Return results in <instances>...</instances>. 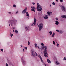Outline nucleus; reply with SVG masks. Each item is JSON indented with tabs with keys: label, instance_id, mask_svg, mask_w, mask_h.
I'll return each mask as SVG.
<instances>
[{
	"label": "nucleus",
	"instance_id": "obj_47",
	"mask_svg": "<svg viewBox=\"0 0 66 66\" xmlns=\"http://www.w3.org/2000/svg\"><path fill=\"white\" fill-rule=\"evenodd\" d=\"M40 15V13H38V15L39 16Z\"/></svg>",
	"mask_w": 66,
	"mask_h": 66
},
{
	"label": "nucleus",
	"instance_id": "obj_2",
	"mask_svg": "<svg viewBox=\"0 0 66 66\" xmlns=\"http://www.w3.org/2000/svg\"><path fill=\"white\" fill-rule=\"evenodd\" d=\"M37 9H38L37 10V11H38V12H40V11H41L42 10V7L40 6V5H39V3H37Z\"/></svg>",
	"mask_w": 66,
	"mask_h": 66
},
{
	"label": "nucleus",
	"instance_id": "obj_31",
	"mask_svg": "<svg viewBox=\"0 0 66 66\" xmlns=\"http://www.w3.org/2000/svg\"><path fill=\"white\" fill-rule=\"evenodd\" d=\"M47 14H48V15L50 16V12H47Z\"/></svg>",
	"mask_w": 66,
	"mask_h": 66
},
{
	"label": "nucleus",
	"instance_id": "obj_42",
	"mask_svg": "<svg viewBox=\"0 0 66 66\" xmlns=\"http://www.w3.org/2000/svg\"><path fill=\"white\" fill-rule=\"evenodd\" d=\"M55 1L58 2H59V0H56Z\"/></svg>",
	"mask_w": 66,
	"mask_h": 66
},
{
	"label": "nucleus",
	"instance_id": "obj_54",
	"mask_svg": "<svg viewBox=\"0 0 66 66\" xmlns=\"http://www.w3.org/2000/svg\"><path fill=\"white\" fill-rule=\"evenodd\" d=\"M13 29H15V27H14L13 28Z\"/></svg>",
	"mask_w": 66,
	"mask_h": 66
},
{
	"label": "nucleus",
	"instance_id": "obj_59",
	"mask_svg": "<svg viewBox=\"0 0 66 66\" xmlns=\"http://www.w3.org/2000/svg\"><path fill=\"white\" fill-rule=\"evenodd\" d=\"M56 43H57V42H56Z\"/></svg>",
	"mask_w": 66,
	"mask_h": 66
},
{
	"label": "nucleus",
	"instance_id": "obj_17",
	"mask_svg": "<svg viewBox=\"0 0 66 66\" xmlns=\"http://www.w3.org/2000/svg\"><path fill=\"white\" fill-rule=\"evenodd\" d=\"M26 11L24 10H23L22 12V14H26Z\"/></svg>",
	"mask_w": 66,
	"mask_h": 66
},
{
	"label": "nucleus",
	"instance_id": "obj_39",
	"mask_svg": "<svg viewBox=\"0 0 66 66\" xmlns=\"http://www.w3.org/2000/svg\"><path fill=\"white\" fill-rule=\"evenodd\" d=\"M13 34H11V37H12V36H13Z\"/></svg>",
	"mask_w": 66,
	"mask_h": 66
},
{
	"label": "nucleus",
	"instance_id": "obj_52",
	"mask_svg": "<svg viewBox=\"0 0 66 66\" xmlns=\"http://www.w3.org/2000/svg\"><path fill=\"white\" fill-rule=\"evenodd\" d=\"M57 45H59V44L58 43H57Z\"/></svg>",
	"mask_w": 66,
	"mask_h": 66
},
{
	"label": "nucleus",
	"instance_id": "obj_56",
	"mask_svg": "<svg viewBox=\"0 0 66 66\" xmlns=\"http://www.w3.org/2000/svg\"><path fill=\"white\" fill-rule=\"evenodd\" d=\"M27 18H28V19H29V16H28V17Z\"/></svg>",
	"mask_w": 66,
	"mask_h": 66
},
{
	"label": "nucleus",
	"instance_id": "obj_29",
	"mask_svg": "<svg viewBox=\"0 0 66 66\" xmlns=\"http://www.w3.org/2000/svg\"><path fill=\"white\" fill-rule=\"evenodd\" d=\"M13 7H16V6L14 4V5H13Z\"/></svg>",
	"mask_w": 66,
	"mask_h": 66
},
{
	"label": "nucleus",
	"instance_id": "obj_45",
	"mask_svg": "<svg viewBox=\"0 0 66 66\" xmlns=\"http://www.w3.org/2000/svg\"><path fill=\"white\" fill-rule=\"evenodd\" d=\"M18 13V11H17L16 13V14H17V13Z\"/></svg>",
	"mask_w": 66,
	"mask_h": 66
},
{
	"label": "nucleus",
	"instance_id": "obj_50",
	"mask_svg": "<svg viewBox=\"0 0 66 66\" xmlns=\"http://www.w3.org/2000/svg\"><path fill=\"white\" fill-rule=\"evenodd\" d=\"M13 32H15V31H14V30H13Z\"/></svg>",
	"mask_w": 66,
	"mask_h": 66
},
{
	"label": "nucleus",
	"instance_id": "obj_34",
	"mask_svg": "<svg viewBox=\"0 0 66 66\" xmlns=\"http://www.w3.org/2000/svg\"><path fill=\"white\" fill-rule=\"evenodd\" d=\"M41 45L42 46H44V44L42 43H41Z\"/></svg>",
	"mask_w": 66,
	"mask_h": 66
},
{
	"label": "nucleus",
	"instance_id": "obj_1",
	"mask_svg": "<svg viewBox=\"0 0 66 66\" xmlns=\"http://www.w3.org/2000/svg\"><path fill=\"white\" fill-rule=\"evenodd\" d=\"M8 23H9V26L10 27H11L10 24H11V26L14 25L15 24V22L14 21L12 20H10L8 21Z\"/></svg>",
	"mask_w": 66,
	"mask_h": 66
},
{
	"label": "nucleus",
	"instance_id": "obj_13",
	"mask_svg": "<svg viewBox=\"0 0 66 66\" xmlns=\"http://www.w3.org/2000/svg\"><path fill=\"white\" fill-rule=\"evenodd\" d=\"M61 17L63 18H66V15H62L61 16Z\"/></svg>",
	"mask_w": 66,
	"mask_h": 66
},
{
	"label": "nucleus",
	"instance_id": "obj_4",
	"mask_svg": "<svg viewBox=\"0 0 66 66\" xmlns=\"http://www.w3.org/2000/svg\"><path fill=\"white\" fill-rule=\"evenodd\" d=\"M44 54L45 57H48V54H47V50L46 49H45L44 50Z\"/></svg>",
	"mask_w": 66,
	"mask_h": 66
},
{
	"label": "nucleus",
	"instance_id": "obj_44",
	"mask_svg": "<svg viewBox=\"0 0 66 66\" xmlns=\"http://www.w3.org/2000/svg\"><path fill=\"white\" fill-rule=\"evenodd\" d=\"M32 4H33V5H34L35 4V3H32Z\"/></svg>",
	"mask_w": 66,
	"mask_h": 66
},
{
	"label": "nucleus",
	"instance_id": "obj_19",
	"mask_svg": "<svg viewBox=\"0 0 66 66\" xmlns=\"http://www.w3.org/2000/svg\"><path fill=\"white\" fill-rule=\"evenodd\" d=\"M41 48H42V50L44 49L45 48V46H42Z\"/></svg>",
	"mask_w": 66,
	"mask_h": 66
},
{
	"label": "nucleus",
	"instance_id": "obj_16",
	"mask_svg": "<svg viewBox=\"0 0 66 66\" xmlns=\"http://www.w3.org/2000/svg\"><path fill=\"white\" fill-rule=\"evenodd\" d=\"M63 31H62V30H60L59 32V34H63Z\"/></svg>",
	"mask_w": 66,
	"mask_h": 66
},
{
	"label": "nucleus",
	"instance_id": "obj_46",
	"mask_svg": "<svg viewBox=\"0 0 66 66\" xmlns=\"http://www.w3.org/2000/svg\"><path fill=\"white\" fill-rule=\"evenodd\" d=\"M9 14H11L12 13H11V12H9Z\"/></svg>",
	"mask_w": 66,
	"mask_h": 66
},
{
	"label": "nucleus",
	"instance_id": "obj_10",
	"mask_svg": "<svg viewBox=\"0 0 66 66\" xmlns=\"http://www.w3.org/2000/svg\"><path fill=\"white\" fill-rule=\"evenodd\" d=\"M25 29H26V30H27L28 31H29V29H30V27L29 26H26L25 28Z\"/></svg>",
	"mask_w": 66,
	"mask_h": 66
},
{
	"label": "nucleus",
	"instance_id": "obj_22",
	"mask_svg": "<svg viewBox=\"0 0 66 66\" xmlns=\"http://www.w3.org/2000/svg\"><path fill=\"white\" fill-rule=\"evenodd\" d=\"M56 62L57 65H59V64H60V63H59V62H58V61H56Z\"/></svg>",
	"mask_w": 66,
	"mask_h": 66
},
{
	"label": "nucleus",
	"instance_id": "obj_55",
	"mask_svg": "<svg viewBox=\"0 0 66 66\" xmlns=\"http://www.w3.org/2000/svg\"><path fill=\"white\" fill-rule=\"evenodd\" d=\"M21 47H22V46L21 45Z\"/></svg>",
	"mask_w": 66,
	"mask_h": 66
},
{
	"label": "nucleus",
	"instance_id": "obj_23",
	"mask_svg": "<svg viewBox=\"0 0 66 66\" xmlns=\"http://www.w3.org/2000/svg\"><path fill=\"white\" fill-rule=\"evenodd\" d=\"M52 4H53V5H55V4L54 2H53Z\"/></svg>",
	"mask_w": 66,
	"mask_h": 66
},
{
	"label": "nucleus",
	"instance_id": "obj_6",
	"mask_svg": "<svg viewBox=\"0 0 66 66\" xmlns=\"http://www.w3.org/2000/svg\"><path fill=\"white\" fill-rule=\"evenodd\" d=\"M31 8L32 9H31V10L32 11H33V12H35V10L36 9V8H35V6H31Z\"/></svg>",
	"mask_w": 66,
	"mask_h": 66
},
{
	"label": "nucleus",
	"instance_id": "obj_11",
	"mask_svg": "<svg viewBox=\"0 0 66 66\" xmlns=\"http://www.w3.org/2000/svg\"><path fill=\"white\" fill-rule=\"evenodd\" d=\"M44 19H48V16H47V15H45L44 16Z\"/></svg>",
	"mask_w": 66,
	"mask_h": 66
},
{
	"label": "nucleus",
	"instance_id": "obj_30",
	"mask_svg": "<svg viewBox=\"0 0 66 66\" xmlns=\"http://www.w3.org/2000/svg\"><path fill=\"white\" fill-rule=\"evenodd\" d=\"M63 60H66V57L65 58V57H64V59H63Z\"/></svg>",
	"mask_w": 66,
	"mask_h": 66
},
{
	"label": "nucleus",
	"instance_id": "obj_8",
	"mask_svg": "<svg viewBox=\"0 0 66 66\" xmlns=\"http://www.w3.org/2000/svg\"><path fill=\"white\" fill-rule=\"evenodd\" d=\"M62 7L64 11V12H66V8L64 6H62Z\"/></svg>",
	"mask_w": 66,
	"mask_h": 66
},
{
	"label": "nucleus",
	"instance_id": "obj_15",
	"mask_svg": "<svg viewBox=\"0 0 66 66\" xmlns=\"http://www.w3.org/2000/svg\"><path fill=\"white\" fill-rule=\"evenodd\" d=\"M22 62L23 64H24L26 63V61H24V60H22Z\"/></svg>",
	"mask_w": 66,
	"mask_h": 66
},
{
	"label": "nucleus",
	"instance_id": "obj_60",
	"mask_svg": "<svg viewBox=\"0 0 66 66\" xmlns=\"http://www.w3.org/2000/svg\"><path fill=\"white\" fill-rule=\"evenodd\" d=\"M50 6H51V5H50Z\"/></svg>",
	"mask_w": 66,
	"mask_h": 66
},
{
	"label": "nucleus",
	"instance_id": "obj_27",
	"mask_svg": "<svg viewBox=\"0 0 66 66\" xmlns=\"http://www.w3.org/2000/svg\"><path fill=\"white\" fill-rule=\"evenodd\" d=\"M13 20V21H14V23H15V22H17V20H14H14Z\"/></svg>",
	"mask_w": 66,
	"mask_h": 66
},
{
	"label": "nucleus",
	"instance_id": "obj_5",
	"mask_svg": "<svg viewBox=\"0 0 66 66\" xmlns=\"http://www.w3.org/2000/svg\"><path fill=\"white\" fill-rule=\"evenodd\" d=\"M31 51V56L33 57H35V55H36V52L33 51V50H32Z\"/></svg>",
	"mask_w": 66,
	"mask_h": 66
},
{
	"label": "nucleus",
	"instance_id": "obj_33",
	"mask_svg": "<svg viewBox=\"0 0 66 66\" xmlns=\"http://www.w3.org/2000/svg\"><path fill=\"white\" fill-rule=\"evenodd\" d=\"M27 8L26 7L25 9L24 10L26 11H27Z\"/></svg>",
	"mask_w": 66,
	"mask_h": 66
},
{
	"label": "nucleus",
	"instance_id": "obj_26",
	"mask_svg": "<svg viewBox=\"0 0 66 66\" xmlns=\"http://www.w3.org/2000/svg\"><path fill=\"white\" fill-rule=\"evenodd\" d=\"M50 15H51L52 14V12H50Z\"/></svg>",
	"mask_w": 66,
	"mask_h": 66
},
{
	"label": "nucleus",
	"instance_id": "obj_18",
	"mask_svg": "<svg viewBox=\"0 0 66 66\" xmlns=\"http://www.w3.org/2000/svg\"><path fill=\"white\" fill-rule=\"evenodd\" d=\"M54 35H55V33L54 32H53V34L52 35V37H53L54 36Z\"/></svg>",
	"mask_w": 66,
	"mask_h": 66
},
{
	"label": "nucleus",
	"instance_id": "obj_20",
	"mask_svg": "<svg viewBox=\"0 0 66 66\" xmlns=\"http://www.w3.org/2000/svg\"><path fill=\"white\" fill-rule=\"evenodd\" d=\"M26 16H29V14L28 13V12H26Z\"/></svg>",
	"mask_w": 66,
	"mask_h": 66
},
{
	"label": "nucleus",
	"instance_id": "obj_25",
	"mask_svg": "<svg viewBox=\"0 0 66 66\" xmlns=\"http://www.w3.org/2000/svg\"><path fill=\"white\" fill-rule=\"evenodd\" d=\"M35 48H37V44H35Z\"/></svg>",
	"mask_w": 66,
	"mask_h": 66
},
{
	"label": "nucleus",
	"instance_id": "obj_21",
	"mask_svg": "<svg viewBox=\"0 0 66 66\" xmlns=\"http://www.w3.org/2000/svg\"><path fill=\"white\" fill-rule=\"evenodd\" d=\"M49 33L50 34V35H52V32L51 31H50L49 32Z\"/></svg>",
	"mask_w": 66,
	"mask_h": 66
},
{
	"label": "nucleus",
	"instance_id": "obj_53",
	"mask_svg": "<svg viewBox=\"0 0 66 66\" xmlns=\"http://www.w3.org/2000/svg\"><path fill=\"white\" fill-rule=\"evenodd\" d=\"M38 48L39 49V46H38Z\"/></svg>",
	"mask_w": 66,
	"mask_h": 66
},
{
	"label": "nucleus",
	"instance_id": "obj_35",
	"mask_svg": "<svg viewBox=\"0 0 66 66\" xmlns=\"http://www.w3.org/2000/svg\"><path fill=\"white\" fill-rule=\"evenodd\" d=\"M59 0L61 2H63V0Z\"/></svg>",
	"mask_w": 66,
	"mask_h": 66
},
{
	"label": "nucleus",
	"instance_id": "obj_58",
	"mask_svg": "<svg viewBox=\"0 0 66 66\" xmlns=\"http://www.w3.org/2000/svg\"><path fill=\"white\" fill-rule=\"evenodd\" d=\"M10 34H11H11H11V33H10Z\"/></svg>",
	"mask_w": 66,
	"mask_h": 66
},
{
	"label": "nucleus",
	"instance_id": "obj_7",
	"mask_svg": "<svg viewBox=\"0 0 66 66\" xmlns=\"http://www.w3.org/2000/svg\"><path fill=\"white\" fill-rule=\"evenodd\" d=\"M36 19L35 18H34V23H32V24H31V26H33V25L34 26H35V24H36Z\"/></svg>",
	"mask_w": 66,
	"mask_h": 66
},
{
	"label": "nucleus",
	"instance_id": "obj_36",
	"mask_svg": "<svg viewBox=\"0 0 66 66\" xmlns=\"http://www.w3.org/2000/svg\"><path fill=\"white\" fill-rule=\"evenodd\" d=\"M1 50L2 52H3V49H1Z\"/></svg>",
	"mask_w": 66,
	"mask_h": 66
},
{
	"label": "nucleus",
	"instance_id": "obj_49",
	"mask_svg": "<svg viewBox=\"0 0 66 66\" xmlns=\"http://www.w3.org/2000/svg\"><path fill=\"white\" fill-rule=\"evenodd\" d=\"M43 63L44 64V65H45V66H46V64H45V63Z\"/></svg>",
	"mask_w": 66,
	"mask_h": 66
},
{
	"label": "nucleus",
	"instance_id": "obj_51",
	"mask_svg": "<svg viewBox=\"0 0 66 66\" xmlns=\"http://www.w3.org/2000/svg\"><path fill=\"white\" fill-rule=\"evenodd\" d=\"M23 52H24V49H23Z\"/></svg>",
	"mask_w": 66,
	"mask_h": 66
},
{
	"label": "nucleus",
	"instance_id": "obj_43",
	"mask_svg": "<svg viewBox=\"0 0 66 66\" xmlns=\"http://www.w3.org/2000/svg\"><path fill=\"white\" fill-rule=\"evenodd\" d=\"M47 46H45V49H47Z\"/></svg>",
	"mask_w": 66,
	"mask_h": 66
},
{
	"label": "nucleus",
	"instance_id": "obj_12",
	"mask_svg": "<svg viewBox=\"0 0 66 66\" xmlns=\"http://www.w3.org/2000/svg\"><path fill=\"white\" fill-rule=\"evenodd\" d=\"M47 61L48 63H49V64H50V63H51V61H50L49 59H47Z\"/></svg>",
	"mask_w": 66,
	"mask_h": 66
},
{
	"label": "nucleus",
	"instance_id": "obj_48",
	"mask_svg": "<svg viewBox=\"0 0 66 66\" xmlns=\"http://www.w3.org/2000/svg\"><path fill=\"white\" fill-rule=\"evenodd\" d=\"M36 53V55L37 56V53Z\"/></svg>",
	"mask_w": 66,
	"mask_h": 66
},
{
	"label": "nucleus",
	"instance_id": "obj_24",
	"mask_svg": "<svg viewBox=\"0 0 66 66\" xmlns=\"http://www.w3.org/2000/svg\"><path fill=\"white\" fill-rule=\"evenodd\" d=\"M15 32L16 33H18V31L17 30H15Z\"/></svg>",
	"mask_w": 66,
	"mask_h": 66
},
{
	"label": "nucleus",
	"instance_id": "obj_37",
	"mask_svg": "<svg viewBox=\"0 0 66 66\" xmlns=\"http://www.w3.org/2000/svg\"><path fill=\"white\" fill-rule=\"evenodd\" d=\"M6 66H9V65H8V64H7V63H6Z\"/></svg>",
	"mask_w": 66,
	"mask_h": 66
},
{
	"label": "nucleus",
	"instance_id": "obj_41",
	"mask_svg": "<svg viewBox=\"0 0 66 66\" xmlns=\"http://www.w3.org/2000/svg\"><path fill=\"white\" fill-rule=\"evenodd\" d=\"M25 49H26V50H27V47H26L25 48Z\"/></svg>",
	"mask_w": 66,
	"mask_h": 66
},
{
	"label": "nucleus",
	"instance_id": "obj_40",
	"mask_svg": "<svg viewBox=\"0 0 66 66\" xmlns=\"http://www.w3.org/2000/svg\"><path fill=\"white\" fill-rule=\"evenodd\" d=\"M55 19H56V20H58V18H55Z\"/></svg>",
	"mask_w": 66,
	"mask_h": 66
},
{
	"label": "nucleus",
	"instance_id": "obj_9",
	"mask_svg": "<svg viewBox=\"0 0 66 66\" xmlns=\"http://www.w3.org/2000/svg\"><path fill=\"white\" fill-rule=\"evenodd\" d=\"M38 57H39L40 58V60H41V62H43V60H42V57H41V56H40V55L39 54V55H38Z\"/></svg>",
	"mask_w": 66,
	"mask_h": 66
},
{
	"label": "nucleus",
	"instance_id": "obj_57",
	"mask_svg": "<svg viewBox=\"0 0 66 66\" xmlns=\"http://www.w3.org/2000/svg\"><path fill=\"white\" fill-rule=\"evenodd\" d=\"M56 46H57V47H58V45H56Z\"/></svg>",
	"mask_w": 66,
	"mask_h": 66
},
{
	"label": "nucleus",
	"instance_id": "obj_14",
	"mask_svg": "<svg viewBox=\"0 0 66 66\" xmlns=\"http://www.w3.org/2000/svg\"><path fill=\"white\" fill-rule=\"evenodd\" d=\"M55 24H56V25H58V24H59V22L57 21H55Z\"/></svg>",
	"mask_w": 66,
	"mask_h": 66
},
{
	"label": "nucleus",
	"instance_id": "obj_28",
	"mask_svg": "<svg viewBox=\"0 0 66 66\" xmlns=\"http://www.w3.org/2000/svg\"><path fill=\"white\" fill-rule=\"evenodd\" d=\"M28 44L29 45H30V42L29 41H28Z\"/></svg>",
	"mask_w": 66,
	"mask_h": 66
},
{
	"label": "nucleus",
	"instance_id": "obj_32",
	"mask_svg": "<svg viewBox=\"0 0 66 66\" xmlns=\"http://www.w3.org/2000/svg\"><path fill=\"white\" fill-rule=\"evenodd\" d=\"M53 44L54 45H55V43L54 41H53Z\"/></svg>",
	"mask_w": 66,
	"mask_h": 66
},
{
	"label": "nucleus",
	"instance_id": "obj_38",
	"mask_svg": "<svg viewBox=\"0 0 66 66\" xmlns=\"http://www.w3.org/2000/svg\"><path fill=\"white\" fill-rule=\"evenodd\" d=\"M56 31L57 32H59V30H57V29L56 30Z\"/></svg>",
	"mask_w": 66,
	"mask_h": 66
},
{
	"label": "nucleus",
	"instance_id": "obj_3",
	"mask_svg": "<svg viewBox=\"0 0 66 66\" xmlns=\"http://www.w3.org/2000/svg\"><path fill=\"white\" fill-rule=\"evenodd\" d=\"M43 24L42 23H40L38 26L39 27V31H41L43 28Z\"/></svg>",
	"mask_w": 66,
	"mask_h": 66
}]
</instances>
